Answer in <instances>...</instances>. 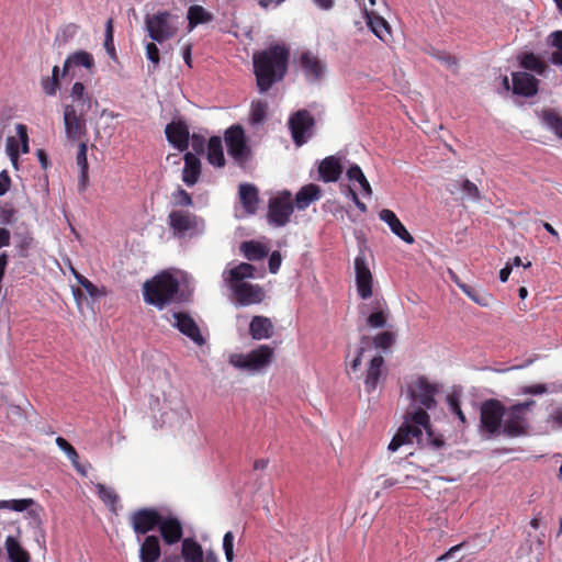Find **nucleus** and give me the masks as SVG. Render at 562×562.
<instances>
[{"mask_svg": "<svg viewBox=\"0 0 562 562\" xmlns=\"http://www.w3.org/2000/svg\"><path fill=\"white\" fill-rule=\"evenodd\" d=\"M268 104L266 101H252L250 109V120L252 124H260L267 116Z\"/></svg>", "mask_w": 562, "mask_h": 562, "instance_id": "obj_46", "label": "nucleus"}, {"mask_svg": "<svg viewBox=\"0 0 562 562\" xmlns=\"http://www.w3.org/2000/svg\"><path fill=\"white\" fill-rule=\"evenodd\" d=\"M299 66L308 82L319 81L326 70V64L310 50L303 52L300 55Z\"/></svg>", "mask_w": 562, "mask_h": 562, "instance_id": "obj_15", "label": "nucleus"}, {"mask_svg": "<svg viewBox=\"0 0 562 562\" xmlns=\"http://www.w3.org/2000/svg\"><path fill=\"white\" fill-rule=\"evenodd\" d=\"M184 167L182 170V181L188 187H193L200 179L202 166L196 155L187 151L183 156Z\"/></svg>", "mask_w": 562, "mask_h": 562, "instance_id": "obj_23", "label": "nucleus"}, {"mask_svg": "<svg viewBox=\"0 0 562 562\" xmlns=\"http://www.w3.org/2000/svg\"><path fill=\"white\" fill-rule=\"evenodd\" d=\"M548 422L551 424L553 429H562V408L554 409L550 414Z\"/></svg>", "mask_w": 562, "mask_h": 562, "instance_id": "obj_60", "label": "nucleus"}, {"mask_svg": "<svg viewBox=\"0 0 562 562\" xmlns=\"http://www.w3.org/2000/svg\"><path fill=\"white\" fill-rule=\"evenodd\" d=\"M281 262H282V257H281L280 251H278V250L273 251L270 255L269 261H268L269 271L271 273H277L280 269Z\"/></svg>", "mask_w": 562, "mask_h": 562, "instance_id": "obj_59", "label": "nucleus"}, {"mask_svg": "<svg viewBox=\"0 0 562 562\" xmlns=\"http://www.w3.org/2000/svg\"><path fill=\"white\" fill-rule=\"evenodd\" d=\"M168 225L175 237H193L203 233L204 220L189 210H172L168 214Z\"/></svg>", "mask_w": 562, "mask_h": 562, "instance_id": "obj_4", "label": "nucleus"}, {"mask_svg": "<svg viewBox=\"0 0 562 562\" xmlns=\"http://www.w3.org/2000/svg\"><path fill=\"white\" fill-rule=\"evenodd\" d=\"M171 202L173 206L189 207L193 205V199L183 188L178 187L171 193Z\"/></svg>", "mask_w": 562, "mask_h": 562, "instance_id": "obj_47", "label": "nucleus"}, {"mask_svg": "<svg viewBox=\"0 0 562 562\" xmlns=\"http://www.w3.org/2000/svg\"><path fill=\"white\" fill-rule=\"evenodd\" d=\"M16 133H18V136L21 140V149H22V153L26 154L29 153L30 150V147H29V136H27V128L25 125L23 124H18L16 125Z\"/></svg>", "mask_w": 562, "mask_h": 562, "instance_id": "obj_56", "label": "nucleus"}, {"mask_svg": "<svg viewBox=\"0 0 562 562\" xmlns=\"http://www.w3.org/2000/svg\"><path fill=\"white\" fill-rule=\"evenodd\" d=\"M179 281L171 273L162 271L143 284L144 301L159 310L175 301L179 292Z\"/></svg>", "mask_w": 562, "mask_h": 562, "instance_id": "obj_2", "label": "nucleus"}, {"mask_svg": "<svg viewBox=\"0 0 562 562\" xmlns=\"http://www.w3.org/2000/svg\"><path fill=\"white\" fill-rule=\"evenodd\" d=\"M5 547L9 558L12 562H29V553L20 546V543L12 537L5 540Z\"/></svg>", "mask_w": 562, "mask_h": 562, "instance_id": "obj_41", "label": "nucleus"}, {"mask_svg": "<svg viewBox=\"0 0 562 562\" xmlns=\"http://www.w3.org/2000/svg\"><path fill=\"white\" fill-rule=\"evenodd\" d=\"M367 23L370 30L383 42H387L391 36V29L389 23L382 16L372 11L364 10Z\"/></svg>", "mask_w": 562, "mask_h": 562, "instance_id": "obj_30", "label": "nucleus"}, {"mask_svg": "<svg viewBox=\"0 0 562 562\" xmlns=\"http://www.w3.org/2000/svg\"><path fill=\"white\" fill-rule=\"evenodd\" d=\"M379 217L381 221L385 222L393 234H395L398 238H401L406 244H414L415 239L406 229V227L402 224L396 214L389 210L384 209L379 213Z\"/></svg>", "mask_w": 562, "mask_h": 562, "instance_id": "obj_22", "label": "nucleus"}, {"mask_svg": "<svg viewBox=\"0 0 562 562\" xmlns=\"http://www.w3.org/2000/svg\"><path fill=\"white\" fill-rule=\"evenodd\" d=\"M273 358V349L268 345H260L248 355H237L232 359L235 367L249 371H259L267 367Z\"/></svg>", "mask_w": 562, "mask_h": 562, "instance_id": "obj_9", "label": "nucleus"}, {"mask_svg": "<svg viewBox=\"0 0 562 562\" xmlns=\"http://www.w3.org/2000/svg\"><path fill=\"white\" fill-rule=\"evenodd\" d=\"M535 405L533 400H528L506 407L502 434L509 438L527 436L530 428L528 413Z\"/></svg>", "mask_w": 562, "mask_h": 562, "instance_id": "obj_3", "label": "nucleus"}, {"mask_svg": "<svg viewBox=\"0 0 562 562\" xmlns=\"http://www.w3.org/2000/svg\"><path fill=\"white\" fill-rule=\"evenodd\" d=\"M41 85L47 95H55L59 88V79L46 77L42 79Z\"/></svg>", "mask_w": 562, "mask_h": 562, "instance_id": "obj_54", "label": "nucleus"}, {"mask_svg": "<svg viewBox=\"0 0 562 562\" xmlns=\"http://www.w3.org/2000/svg\"><path fill=\"white\" fill-rule=\"evenodd\" d=\"M289 49L279 44L254 53V74L260 92H267L274 83L284 79L289 68Z\"/></svg>", "mask_w": 562, "mask_h": 562, "instance_id": "obj_1", "label": "nucleus"}, {"mask_svg": "<svg viewBox=\"0 0 562 562\" xmlns=\"http://www.w3.org/2000/svg\"><path fill=\"white\" fill-rule=\"evenodd\" d=\"M549 37L551 46L557 47L558 52H562V31L552 32Z\"/></svg>", "mask_w": 562, "mask_h": 562, "instance_id": "obj_64", "label": "nucleus"}, {"mask_svg": "<svg viewBox=\"0 0 562 562\" xmlns=\"http://www.w3.org/2000/svg\"><path fill=\"white\" fill-rule=\"evenodd\" d=\"M214 19L213 13L199 4L190 5L187 12L188 31H193L200 24H206Z\"/></svg>", "mask_w": 562, "mask_h": 562, "instance_id": "obj_31", "label": "nucleus"}, {"mask_svg": "<svg viewBox=\"0 0 562 562\" xmlns=\"http://www.w3.org/2000/svg\"><path fill=\"white\" fill-rule=\"evenodd\" d=\"M542 124L562 139V115L553 109L542 110L540 114Z\"/></svg>", "mask_w": 562, "mask_h": 562, "instance_id": "obj_38", "label": "nucleus"}, {"mask_svg": "<svg viewBox=\"0 0 562 562\" xmlns=\"http://www.w3.org/2000/svg\"><path fill=\"white\" fill-rule=\"evenodd\" d=\"M161 555L159 538L150 535L146 536L139 548L140 562H157Z\"/></svg>", "mask_w": 562, "mask_h": 562, "instance_id": "obj_27", "label": "nucleus"}, {"mask_svg": "<svg viewBox=\"0 0 562 562\" xmlns=\"http://www.w3.org/2000/svg\"><path fill=\"white\" fill-rule=\"evenodd\" d=\"M461 291L480 306L486 307L492 302V295L481 289L471 285H461Z\"/></svg>", "mask_w": 562, "mask_h": 562, "instance_id": "obj_42", "label": "nucleus"}, {"mask_svg": "<svg viewBox=\"0 0 562 562\" xmlns=\"http://www.w3.org/2000/svg\"><path fill=\"white\" fill-rule=\"evenodd\" d=\"M165 134L167 140L179 151H184L190 145V131L186 122L172 121L166 125Z\"/></svg>", "mask_w": 562, "mask_h": 562, "instance_id": "obj_18", "label": "nucleus"}, {"mask_svg": "<svg viewBox=\"0 0 562 562\" xmlns=\"http://www.w3.org/2000/svg\"><path fill=\"white\" fill-rule=\"evenodd\" d=\"M249 334L252 339H268L273 335L272 322L266 316H254L249 324Z\"/></svg>", "mask_w": 562, "mask_h": 562, "instance_id": "obj_29", "label": "nucleus"}, {"mask_svg": "<svg viewBox=\"0 0 562 562\" xmlns=\"http://www.w3.org/2000/svg\"><path fill=\"white\" fill-rule=\"evenodd\" d=\"M11 187V178L7 170L0 172V196L4 195Z\"/></svg>", "mask_w": 562, "mask_h": 562, "instance_id": "obj_62", "label": "nucleus"}, {"mask_svg": "<svg viewBox=\"0 0 562 562\" xmlns=\"http://www.w3.org/2000/svg\"><path fill=\"white\" fill-rule=\"evenodd\" d=\"M416 441L420 443L423 441V430L418 427L409 425V423H403L393 436L389 450L394 452L400 447Z\"/></svg>", "mask_w": 562, "mask_h": 562, "instance_id": "obj_20", "label": "nucleus"}, {"mask_svg": "<svg viewBox=\"0 0 562 562\" xmlns=\"http://www.w3.org/2000/svg\"><path fill=\"white\" fill-rule=\"evenodd\" d=\"M462 191L468 194L470 198L474 200L480 199V191L475 183L470 181L469 179H465L461 184Z\"/></svg>", "mask_w": 562, "mask_h": 562, "instance_id": "obj_57", "label": "nucleus"}, {"mask_svg": "<svg viewBox=\"0 0 562 562\" xmlns=\"http://www.w3.org/2000/svg\"><path fill=\"white\" fill-rule=\"evenodd\" d=\"M176 20L177 18L169 11H161L153 15H147L145 19V26L149 37L158 43L172 38L178 31Z\"/></svg>", "mask_w": 562, "mask_h": 562, "instance_id": "obj_6", "label": "nucleus"}, {"mask_svg": "<svg viewBox=\"0 0 562 562\" xmlns=\"http://www.w3.org/2000/svg\"><path fill=\"white\" fill-rule=\"evenodd\" d=\"M256 268L247 262H240L228 271L227 281L229 285L235 282H245V279L255 278Z\"/></svg>", "mask_w": 562, "mask_h": 562, "instance_id": "obj_39", "label": "nucleus"}, {"mask_svg": "<svg viewBox=\"0 0 562 562\" xmlns=\"http://www.w3.org/2000/svg\"><path fill=\"white\" fill-rule=\"evenodd\" d=\"M223 550L225 558L228 562L234 560V535L232 531H227L223 537Z\"/></svg>", "mask_w": 562, "mask_h": 562, "instance_id": "obj_52", "label": "nucleus"}, {"mask_svg": "<svg viewBox=\"0 0 562 562\" xmlns=\"http://www.w3.org/2000/svg\"><path fill=\"white\" fill-rule=\"evenodd\" d=\"M321 180L324 182H335L342 173V166L335 156H328L323 159L318 166Z\"/></svg>", "mask_w": 562, "mask_h": 562, "instance_id": "obj_24", "label": "nucleus"}, {"mask_svg": "<svg viewBox=\"0 0 562 562\" xmlns=\"http://www.w3.org/2000/svg\"><path fill=\"white\" fill-rule=\"evenodd\" d=\"M293 211L292 194L290 191L284 190L279 195L269 200L268 222L276 227L285 226L290 222Z\"/></svg>", "mask_w": 562, "mask_h": 562, "instance_id": "obj_7", "label": "nucleus"}, {"mask_svg": "<svg viewBox=\"0 0 562 562\" xmlns=\"http://www.w3.org/2000/svg\"><path fill=\"white\" fill-rule=\"evenodd\" d=\"M520 66L525 69L535 71L538 75H543L547 65L533 53H526L520 57Z\"/></svg>", "mask_w": 562, "mask_h": 562, "instance_id": "obj_43", "label": "nucleus"}, {"mask_svg": "<svg viewBox=\"0 0 562 562\" xmlns=\"http://www.w3.org/2000/svg\"><path fill=\"white\" fill-rule=\"evenodd\" d=\"M395 342V334L392 331H382L373 337V345L379 349H389Z\"/></svg>", "mask_w": 562, "mask_h": 562, "instance_id": "obj_50", "label": "nucleus"}, {"mask_svg": "<svg viewBox=\"0 0 562 562\" xmlns=\"http://www.w3.org/2000/svg\"><path fill=\"white\" fill-rule=\"evenodd\" d=\"M426 411V408L418 406V408L407 412L404 416V423H409V425L420 429L424 428L431 436L430 417Z\"/></svg>", "mask_w": 562, "mask_h": 562, "instance_id": "obj_35", "label": "nucleus"}, {"mask_svg": "<svg viewBox=\"0 0 562 562\" xmlns=\"http://www.w3.org/2000/svg\"><path fill=\"white\" fill-rule=\"evenodd\" d=\"M322 190L317 184L308 183L303 186L295 195L294 206L303 211L307 209L313 202L319 200Z\"/></svg>", "mask_w": 562, "mask_h": 562, "instance_id": "obj_25", "label": "nucleus"}, {"mask_svg": "<svg viewBox=\"0 0 562 562\" xmlns=\"http://www.w3.org/2000/svg\"><path fill=\"white\" fill-rule=\"evenodd\" d=\"M513 92L522 97H533L538 93L539 80L528 72L512 75Z\"/></svg>", "mask_w": 562, "mask_h": 562, "instance_id": "obj_21", "label": "nucleus"}, {"mask_svg": "<svg viewBox=\"0 0 562 562\" xmlns=\"http://www.w3.org/2000/svg\"><path fill=\"white\" fill-rule=\"evenodd\" d=\"M367 322L372 328L384 327L386 324V314L383 311H375L369 315Z\"/></svg>", "mask_w": 562, "mask_h": 562, "instance_id": "obj_53", "label": "nucleus"}, {"mask_svg": "<svg viewBox=\"0 0 562 562\" xmlns=\"http://www.w3.org/2000/svg\"><path fill=\"white\" fill-rule=\"evenodd\" d=\"M15 209L10 204H4L0 206V224L9 225L14 223L15 221Z\"/></svg>", "mask_w": 562, "mask_h": 562, "instance_id": "obj_51", "label": "nucleus"}, {"mask_svg": "<svg viewBox=\"0 0 562 562\" xmlns=\"http://www.w3.org/2000/svg\"><path fill=\"white\" fill-rule=\"evenodd\" d=\"M70 95L76 104V109H80L81 114H87L91 108L93 100L89 93L86 92V87L82 82H75Z\"/></svg>", "mask_w": 562, "mask_h": 562, "instance_id": "obj_32", "label": "nucleus"}, {"mask_svg": "<svg viewBox=\"0 0 562 562\" xmlns=\"http://www.w3.org/2000/svg\"><path fill=\"white\" fill-rule=\"evenodd\" d=\"M229 286L236 302L243 306L261 303L265 297L263 289L259 284L235 282Z\"/></svg>", "mask_w": 562, "mask_h": 562, "instance_id": "obj_14", "label": "nucleus"}, {"mask_svg": "<svg viewBox=\"0 0 562 562\" xmlns=\"http://www.w3.org/2000/svg\"><path fill=\"white\" fill-rule=\"evenodd\" d=\"M146 56L154 64V69H156L160 61V57L159 49L154 42H150L146 45Z\"/></svg>", "mask_w": 562, "mask_h": 562, "instance_id": "obj_55", "label": "nucleus"}, {"mask_svg": "<svg viewBox=\"0 0 562 562\" xmlns=\"http://www.w3.org/2000/svg\"><path fill=\"white\" fill-rule=\"evenodd\" d=\"M202 546L193 538H184L181 543L183 562H203Z\"/></svg>", "mask_w": 562, "mask_h": 562, "instance_id": "obj_34", "label": "nucleus"}, {"mask_svg": "<svg viewBox=\"0 0 562 562\" xmlns=\"http://www.w3.org/2000/svg\"><path fill=\"white\" fill-rule=\"evenodd\" d=\"M384 359L382 356H375L370 361L364 379V387L368 393L375 391L380 378L383 374Z\"/></svg>", "mask_w": 562, "mask_h": 562, "instance_id": "obj_28", "label": "nucleus"}, {"mask_svg": "<svg viewBox=\"0 0 562 562\" xmlns=\"http://www.w3.org/2000/svg\"><path fill=\"white\" fill-rule=\"evenodd\" d=\"M161 514L153 507L139 508L130 516L131 526L136 535H147L158 528Z\"/></svg>", "mask_w": 562, "mask_h": 562, "instance_id": "obj_11", "label": "nucleus"}, {"mask_svg": "<svg viewBox=\"0 0 562 562\" xmlns=\"http://www.w3.org/2000/svg\"><path fill=\"white\" fill-rule=\"evenodd\" d=\"M76 279L79 282V284L86 290V292L93 299L105 296L108 293L105 288L99 289L95 284H93L90 280H88L86 277L81 274H76Z\"/></svg>", "mask_w": 562, "mask_h": 562, "instance_id": "obj_49", "label": "nucleus"}, {"mask_svg": "<svg viewBox=\"0 0 562 562\" xmlns=\"http://www.w3.org/2000/svg\"><path fill=\"white\" fill-rule=\"evenodd\" d=\"M450 409L453 414L458 416V418L464 424L465 423V415L463 414L459 401L454 396L448 397Z\"/></svg>", "mask_w": 562, "mask_h": 562, "instance_id": "obj_61", "label": "nucleus"}, {"mask_svg": "<svg viewBox=\"0 0 562 562\" xmlns=\"http://www.w3.org/2000/svg\"><path fill=\"white\" fill-rule=\"evenodd\" d=\"M175 319L172 326L177 328L182 335L190 338L198 346H202L205 342L203 335L193 319V317L187 312H175L172 314Z\"/></svg>", "mask_w": 562, "mask_h": 562, "instance_id": "obj_16", "label": "nucleus"}, {"mask_svg": "<svg viewBox=\"0 0 562 562\" xmlns=\"http://www.w3.org/2000/svg\"><path fill=\"white\" fill-rule=\"evenodd\" d=\"M191 145L195 154L201 155L205 150V138L202 135L193 134L190 136Z\"/></svg>", "mask_w": 562, "mask_h": 562, "instance_id": "obj_58", "label": "nucleus"}, {"mask_svg": "<svg viewBox=\"0 0 562 562\" xmlns=\"http://www.w3.org/2000/svg\"><path fill=\"white\" fill-rule=\"evenodd\" d=\"M77 165L80 168L79 189L85 190L88 183V159H87V145L81 143L77 153Z\"/></svg>", "mask_w": 562, "mask_h": 562, "instance_id": "obj_40", "label": "nucleus"}, {"mask_svg": "<svg viewBox=\"0 0 562 562\" xmlns=\"http://www.w3.org/2000/svg\"><path fill=\"white\" fill-rule=\"evenodd\" d=\"M438 393V386L430 383L425 376H419L408 385V394L412 405H418L426 409H431L437 402L435 395Z\"/></svg>", "mask_w": 562, "mask_h": 562, "instance_id": "obj_8", "label": "nucleus"}, {"mask_svg": "<svg viewBox=\"0 0 562 562\" xmlns=\"http://www.w3.org/2000/svg\"><path fill=\"white\" fill-rule=\"evenodd\" d=\"M33 504H34V501L32 498L0 501V509L24 512V510L29 509Z\"/></svg>", "mask_w": 562, "mask_h": 562, "instance_id": "obj_48", "label": "nucleus"}, {"mask_svg": "<svg viewBox=\"0 0 562 562\" xmlns=\"http://www.w3.org/2000/svg\"><path fill=\"white\" fill-rule=\"evenodd\" d=\"M240 203L248 214H255L259 204V192L251 183H241L238 188Z\"/></svg>", "mask_w": 562, "mask_h": 562, "instance_id": "obj_26", "label": "nucleus"}, {"mask_svg": "<svg viewBox=\"0 0 562 562\" xmlns=\"http://www.w3.org/2000/svg\"><path fill=\"white\" fill-rule=\"evenodd\" d=\"M315 120L307 110H299L291 115L289 120V128L294 144L300 147L307 142L312 135Z\"/></svg>", "mask_w": 562, "mask_h": 562, "instance_id": "obj_10", "label": "nucleus"}, {"mask_svg": "<svg viewBox=\"0 0 562 562\" xmlns=\"http://www.w3.org/2000/svg\"><path fill=\"white\" fill-rule=\"evenodd\" d=\"M55 442L58 446V448L67 454V457L71 461L74 468L78 472L85 474V470L82 469V467L79 463V456H78L77 450L63 437H57Z\"/></svg>", "mask_w": 562, "mask_h": 562, "instance_id": "obj_44", "label": "nucleus"}, {"mask_svg": "<svg viewBox=\"0 0 562 562\" xmlns=\"http://www.w3.org/2000/svg\"><path fill=\"white\" fill-rule=\"evenodd\" d=\"M355 273L359 296L369 299L372 295L373 277L362 251L355 258Z\"/></svg>", "mask_w": 562, "mask_h": 562, "instance_id": "obj_12", "label": "nucleus"}, {"mask_svg": "<svg viewBox=\"0 0 562 562\" xmlns=\"http://www.w3.org/2000/svg\"><path fill=\"white\" fill-rule=\"evenodd\" d=\"M98 496L102 499V502L109 506H111L112 510H115L116 503L119 502V496L115 491L111 487L105 486L104 484L98 483L95 485Z\"/></svg>", "mask_w": 562, "mask_h": 562, "instance_id": "obj_45", "label": "nucleus"}, {"mask_svg": "<svg viewBox=\"0 0 562 562\" xmlns=\"http://www.w3.org/2000/svg\"><path fill=\"white\" fill-rule=\"evenodd\" d=\"M71 66L75 67H85L87 69H91L94 67V58L93 56L86 50H78L74 54L69 55L63 67V75H67Z\"/></svg>", "mask_w": 562, "mask_h": 562, "instance_id": "obj_33", "label": "nucleus"}, {"mask_svg": "<svg viewBox=\"0 0 562 562\" xmlns=\"http://www.w3.org/2000/svg\"><path fill=\"white\" fill-rule=\"evenodd\" d=\"M86 114L80 113L74 104H68L64 110V123L66 134L71 139H79L86 133Z\"/></svg>", "mask_w": 562, "mask_h": 562, "instance_id": "obj_17", "label": "nucleus"}, {"mask_svg": "<svg viewBox=\"0 0 562 562\" xmlns=\"http://www.w3.org/2000/svg\"><path fill=\"white\" fill-rule=\"evenodd\" d=\"M506 406L496 398H488L480 406V431L488 437L502 434Z\"/></svg>", "mask_w": 562, "mask_h": 562, "instance_id": "obj_5", "label": "nucleus"}, {"mask_svg": "<svg viewBox=\"0 0 562 562\" xmlns=\"http://www.w3.org/2000/svg\"><path fill=\"white\" fill-rule=\"evenodd\" d=\"M240 251L250 261L261 260L269 254L268 247L256 240L241 243Z\"/></svg>", "mask_w": 562, "mask_h": 562, "instance_id": "obj_36", "label": "nucleus"}, {"mask_svg": "<svg viewBox=\"0 0 562 562\" xmlns=\"http://www.w3.org/2000/svg\"><path fill=\"white\" fill-rule=\"evenodd\" d=\"M547 392L544 384L527 385L521 389L522 394L540 395Z\"/></svg>", "mask_w": 562, "mask_h": 562, "instance_id": "obj_63", "label": "nucleus"}, {"mask_svg": "<svg viewBox=\"0 0 562 562\" xmlns=\"http://www.w3.org/2000/svg\"><path fill=\"white\" fill-rule=\"evenodd\" d=\"M225 142L231 157L240 162L247 159L248 149L241 126H231L225 133Z\"/></svg>", "mask_w": 562, "mask_h": 562, "instance_id": "obj_13", "label": "nucleus"}, {"mask_svg": "<svg viewBox=\"0 0 562 562\" xmlns=\"http://www.w3.org/2000/svg\"><path fill=\"white\" fill-rule=\"evenodd\" d=\"M161 539L167 546H173L183 540V526L179 518L175 516H162L158 525Z\"/></svg>", "mask_w": 562, "mask_h": 562, "instance_id": "obj_19", "label": "nucleus"}, {"mask_svg": "<svg viewBox=\"0 0 562 562\" xmlns=\"http://www.w3.org/2000/svg\"><path fill=\"white\" fill-rule=\"evenodd\" d=\"M207 161L215 167L225 165L222 139L218 136H212L207 143Z\"/></svg>", "mask_w": 562, "mask_h": 562, "instance_id": "obj_37", "label": "nucleus"}]
</instances>
